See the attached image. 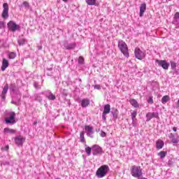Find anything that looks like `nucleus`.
<instances>
[{
    "mask_svg": "<svg viewBox=\"0 0 179 179\" xmlns=\"http://www.w3.org/2000/svg\"><path fill=\"white\" fill-rule=\"evenodd\" d=\"M5 27V22L0 21V29H3Z\"/></svg>",
    "mask_w": 179,
    "mask_h": 179,
    "instance_id": "obj_38",
    "label": "nucleus"
},
{
    "mask_svg": "<svg viewBox=\"0 0 179 179\" xmlns=\"http://www.w3.org/2000/svg\"><path fill=\"white\" fill-rule=\"evenodd\" d=\"M80 103L81 107H83V108H86V107H87L90 104V100H89L88 99H83L80 101Z\"/></svg>",
    "mask_w": 179,
    "mask_h": 179,
    "instance_id": "obj_13",
    "label": "nucleus"
},
{
    "mask_svg": "<svg viewBox=\"0 0 179 179\" xmlns=\"http://www.w3.org/2000/svg\"><path fill=\"white\" fill-rule=\"evenodd\" d=\"M157 156H159L160 159L163 160L167 156V151H161L157 153Z\"/></svg>",
    "mask_w": 179,
    "mask_h": 179,
    "instance_id": "obj_23",
    "label": "nucleus"
},
{
    "mask_svg": "<svg viewBox=\"0 0 179 179\" xmlns=\"http://www.w3.org/2000/svg\"><path fill=\"white\" fill-rule=\"evenodd\" d=\"M107 115V113H102V118H103V120H104L105 121H106V116Z\"/></svg>",
    "mask_w": 179,
    "mask_h": 179,
    "instance_id": "obj_43",
    "label": "nucleus"
},
{
    "mask_svg": "<svg viewBox=\"0 0 179 179\" xmlns=\"http://www.w3.org/2000/svg\"><path fill=\"white\" fill-rule=\"evenodd\" d=\"M3 9L1 16L3 19H8L9 17V5H8V3L3 4Z\"/></svg>",
    "mask_w": 179,
    "mask_h": 179,
    "instance_id": "obj_7",
    "label": "nucleus"
},
{
    "mask_svg": "<svg viewBox=\"0 0 179 179\" xmlns=\"http://www.w3.org/2000/svg\"><path fill=\"white\" fill-rule=\"evenodd\" d=\"M24 43H26V40L24 38H22V39L18 41L19 45H24Z\"/></svg>",
    "mask_w": 179,
    "mask_h": 179,
    "instance_id": "obj_33",
    "label": "nucleus"
},
{
    "mask_svg": "<svg viewBox=\"0 0 179 179\" xmlns=\"http://www.w3.org/2000/svg\"><path fill=\"white\" fill-rule=\"evenodd\" d=\"M25 141L26 137L22 135H18L15 138V142L17 146H23V143H24Z\"/></svg>",
    "mask_w": 179,
    "mask_h": 179,
    "instance_id": "obj_8",
    "label": "nucleus"
},
{
    "mask_svg": "<svg viewBox=\"0 0 179 179\" xmlns=\"http://www.w3.org/2000/svg\"><path fill=\"white\" fill-rule=\"evenodd\" d=\"M173 19H174V20H179V13L178 12L175 13Z\"/></svg>",
    "mask_w": 179,
    "mask_h": 179,
    "instance_id": "obj_36",
    "label": "nucleus"
},
{
    "mask_svg": "<svg viewBox=\"0 0 179 179\" xmlns=\"http://www.w3.org/2000/svg\"><path fill=\"white\" fill-rule=\"evenodd\" d=\"M64 2H68V0H62Z\"/></svg>",
    "mask_w": 179,
    "mask_h": 179,
    "instance_id": "obj_47",
    "label": "nucleus"
},
{
    "mask_svg": "<svg viewBox=\"0 0 179 179\" xmlns=\"http://www.w3.org/2000/svg\"><path fill=\"white\" fill-rule=\"evenodd\" d=\"M157 117H159V113H155V112L148 113L146 114V118H147L146 121L149 122L152 118H157Z\"/></svg>",
    "mask_w": 179,
    "mask_h": 179,
    "instance_id": "obj_11",
    "label": "nucleus"
},
{
    "mask_svg": "<svg viewBox=\"0 0 179 179\" xmlns=\"http://www.w3.org/2000/svg\"><path fill=\"white\" fill-rule=\"evenodd\" d=\"M90 136V138H93V136Z\"/></svg>",
    "mask_w": 179,
    "mask_h": 179,
    "instance_id": "obj_50",
    "label": "nucleus"
},
{
    "mask_svg": "<svg viewBox=\"0 0 179 179\" xmlns=\"http://www.w3.org/2000/svg\"><path fill=\"white\" fill-rule=\"evenodd\" d=\"M36 124H37V122H34V124L36 125Z\"/></svg>",
    "mask_w": 179,
    "mask_h": 179,
    "instance_id": "obj_51",
    "label": "nucleus"
},
{
    "mask_svg": "<svg viewBox=\"0 0 179 179\" xmlns=\"http://www.w3.org/2000/svg\"><path fill=\"white\" fill-rule=\"evenodd\" d=\"M169 100H170V96L168 95H165L162 99V104H166V103H167V101H169Z\"/></svg>",
    "mask_w": 179,
    "mask_h": 179,
    "instance_id": "obj_24",
    "label": "nucleus"
},
{
    "mask_svg": "<svg viewBox=\"0 0 179 179\" xmlns=\"http://www.w3.org/2000/svg\"><path fill=\"white\" fill-rule=\"evenodd\" d=\"M109 172L110 167L108 165H102L97 169L96 176L98 178H103V177H106Z\"/></svg>",
    "mask_w": 179,
    "mask_h": 179,
    "instance_id": "obj_2",
    "label": "nucleus"
},
{
    "mask_svg": "<svg viewBox=\"0 0 179 179\" xmlns=\"http://www.w3.org/2000/svg\"><path fill=\"white\" fill-rule=\"evenodd\" d=\"M92 148L90 147L85 148V152H86L87 156H90V154L92 153Z\"/></svg>",
    "mask_w": 179,
    "mask_h": 179,
    "instance_id": "obj_30",
    "label": "nucleus"
},
{
    "mask_svg": "<svg viewBox=\"0 0 179 179\" xmlns=\"http://www.w3.org/2000/svg\"><path fill=\"white\" fill-rule=\"evenodd\" d=\"M138 114V112L136 110H134L132 113H131V119H132V121H135V118H136V115Z\"/></svg>",
    "mask_w": 179,
    "mask_h": 179,
    "instance_id": "obj_29",
    "label": "nucleus"
},
{
    "mask_svg": "<svg viewBox=\"0 0 179 179\" xmlns=\"http://www.w3.org/2000/svg\"><path fill=\"white\" fill-rule=\"evenodd\" d=\"M3 99H5V95H2Z\"/></svg>",
    "mask_w": 179,
    "mask_h": 179,
    "instance_id": "obj_48",
    "label": "nucleus"
},
{
    "mask_svg": "<svg viewBox=\"0 0 179 179\" xmlns=\"http://www.w3.org/2000/svg\"><path fill=\"white\" fill-rule=\"evenodd\" d=\"M8 58L9 59H15V58H16V53L10 52V53H8Z\"/></svg>",
    "mask_w": 179,
    "mask_h": 179,
    "instance_id": "obj_27",
    "label": "nucleus"
},
{
    "mask_svg": "<svg viewBox=\"0 0 179 179\" xmlns=\"http://www.w3.org/2000/svg\"><path fill=\"white\" fill-rule=\"evenodd\" d=\"M163 146H164V142L162 140H158L156 142V148L158 150L163 149Z\"/></svg>",
    "mask_w": 179,
    "mask_h": 179,
    "instance_id": "obj_15",
    "label": "nucleus"
},
{
    "mask_svg": "<svg viewBox=\"0 0 179 179\" xmlns=\"http://www.w3.org/2000/svg\"><path fill=\"white\" fill-rule=\"evenodd\" d=\"M46 97L48 100H55L56 99L55 95H54L50 91H48L46 92Z\"/></svg>",
    "mask_w": 179,
    "mask_h": 179,
    "instance_id": "obj_20",
    "label": "nucleus"
},
{
    "mask_svg": "<svg viewBox=\"0 0 179 179\" xmlns=\"http://www.w3.org/2000/svg\"><path fill=\"white\" fill-rule=\"evenodd\" d=\"M80 141L82 143H84L85 146L87 147V145H86V140L85 139L84 135H80Z\"/></svg>",
    "mask_w": 179,
    "mask_h": 179,
    "instance_id": "obj_28",
    "label": "nucleus"
},
{
    "mask_svg": "<svg viewBox=\"0 0 179 179\" xmlns=\"http://www.w3.org/2000/svg\"><path fill=\"white\" fill-rule=\"evenodd\" d=\"M3 132L5 134H10L11 135H15V134H16V130L15 129H11L9 128H5L3 130Z\"/></svg>",
    "mask_w": 179,
    "mask_h": 179,
    "instance_id": "obj_18",
    "label": "nucleus"
},
{
    "mask_svg": "<svg viewBox=\"0 0 179 179\" xmlns=\"http://www.w3.org/2000/svg\"><path fill=\"white\" fill-rule=\"evenodd\" d=\"M35 100H37L38 101H41V97L39 95H36Z\"/></svg>",
    "mask_w": 179,
    "mask_h": 179,
    "instance_id": "obj_40",
    "label": "nucleus"
},
{
    "mask_svg": "<svg viewBox=\"0 0 179 179\" xmlns=\"http://www.w3.org/2000/svg\"><path fill=\"white\" fill-rule=\"evenodd\" d=\"M169 138L173 143H176V144L178 143V138H179L178 135H171L169 136Z\"/></svg>",
    "mask_w": 179,
    "mask_h": 179,
    "instance_id": "obj_17",
    "label": "nucleus"
},
{
    "mask_svg": "<svg viewBox=\"0 0 179 179\" xmlns=\"http://www.w3.org/2000/svg\"><path fill=\"white\" fill-rule=\"evenodd\" d=\"M1 150H5L6 152H8L9 150V145H7L1 148Z\"/></svg>",
    "mask_w": 179,
    "mask_h": 179,
    "instance_id": "obj_37",
    "label": "nucleus"
},
{
    "mask_svg": "<svg viewBox=\"0 0 179 179\" xmlns=\"http://www.w3.org/2000/svg\"><path fill=\"white\" fill-rule=\"evenodd\" d=\"M177 106H178V107H179V99H178V101L177 102Z\"/></svg>",
    "mask_w": 179,
    "mask_h": 179,
    "instance_id": "obj_46",
    "label": "nucleus"
},
{
    "mask_svg": "<svg viewBox=\"0 0 179 179\" xmlns=\"http://www.w3.org/2000/svg\"><path fill=\"white\" fill-rule=\"evenodd\" d=\"M110 110H111V106H110V104H106L103 106V113L105 114H110Z\"/></svg>",
    "mask_w": 179,
    "mask_h": 179,
    "instance_id": "obj_21",
    "label": "nucleus"
},
{
    "mask_svg": "<svg viewBox=\"0 0 179 179\" xmlns=\"http://www.w3.org/2000/svg\"><path fill=\"white\" fill-rule=\"evenodd\" d=\"M8 89H9V87L8 86V85H6L3 89L2 92H1V96H5V94H6V93H8Z\"/></svg>",
    "mask_w": 179,
    "mask_h": 179,
    "instance_id": "obj_26",
    "label": "nucleus"
},
{
    "mask_svg": "<svg viewBox=\"0 0 179 179\" xmlns=\"http://www.w3.org/2000/svg\"><path fill=\"white\" fill-rule=\"evenodd\" d=\"M34 86L36 89H40V87L38 86V83L37 82L34 83Z\"/></svg>",
    "mask_w": 179,
    "mask_h": 179,
    "instance_id": "obj_39",
    "label": "nucleus"
},
{
    "mask_svg": "<svg viewBox=\"0 0 179 179\" xmlns=\"http://www.w3.org/2000/svg\"><path fill=\"white\" fill-rule=\"evenodd\" d=\"M138 179H148V178H145L143 176H141V177L138 178Z\"/></svg>",
    "mask_w": 179,
    "mask_h": 179,
    "instance_id": "obj_45",
    "label": "nucleus"
},
{
    "mask_svg": "<svg viewBox=\"0 0 179 179\" xmlns=\"http://www.w3.org/2000/svg\"><path fill=\"white\" fill-rule=\"evenodd\" d=\"M155 62L158 64L159 66H161L163 68V69H165L167 71L169 69V67L170 66V63L167 62L166 60H159L156 59Z\"/></svg>",
    "mask_w": 179,
    "mask_h": 179,
    "instance_id": "obj_9",
    "label": "nucleus"
},
{
    "mask_svg": "<svg viewBox=\"0 0 179 179\" xmlns=\"http://www.w3.org/2000/svg\"><path fill=\"white\" fill-rule=\"evenodd\" d=\"M117 47L120 51L123 54L126 58H129V51L128 50V45L125 43V41L122 40H120L117 42Z\"/></svg>",
    "mask_w": 179,
    "mask_h": 179,
    "instance_id": "obj_1",
    "label": "nucleus"
},
{
    "mask_svg": "<svg viewBox=\"0 0 179 179\" xmlns=\"http://www.w3.org/2000/svg\"><path fill=\"white\" fill-rule=\"evenodd\" d=\"M145 11H146V3H143L142 4H141V6H140V14H139L140 17H142V16H143V14L145 13Z\"/></svg>",
    "mask_w": 179,
    "mask_h": 179,
    "instance_id": "obj_14",
    "label": "nucleus"
},
{
    "mask_svg": "<svg viewBox=\"0 0 179 179\" xmlns=\"http://www.w3.org/2000/svg\"><path fill=\"white\" fill-rule=\"evenodd\" d=\"M85 62V59L82 57H80L78 58V64H80V65L83 64V63Z\"/></svg>",
    "mask_w": 179,
    "mask_h": 179,
    "instance_id": "obj_34",
    "label": "nucleus"
},
{
    "mask_svg": "<svg viewBox=\"0 0 179 179\" xmlns=\"http://www.w3.org/2000/svg\"><path fill=\"white\" fill-rule=\"evenodd\" d=\"M167 166L169 167H173V166H174V160H173L172 159H169L168 161Z\"/></svg>",
    "mask_w": 179,
    "mask_h": 179,
    "instance_id": "obj_32",
    "label": "nucleus"
},
{
    "mask_svg": "<svg viewBox=\"0 0 179 179\" xmlns=\"http://www.w3.org/2000/svg\"><path fill=\"white\" fill-rule=\"evenodd\" d=\"M173 131H174V132H177V127H173Z\"/></svg>",
    "mask_w": 179,
    "mask_h": 179,
    "instance_id": "obj_44",
    "label": "nucleus"
},
{
    "mask_svg": "<svg viewBox=\"0 0 179 179\" xmlns=\"http://www.w3.org/2000/svg\"><path fill=\"white\" fill-rule=\"evenodd\" d=\"M130 171L132 177H134V178L138 179L143 174V173L142 172V169H141V166H131Z\"/></svg>",
    "mask_w": 179,
    "mask_h": 179,
    "instance_id": "obj_3",
    "label": "nucleus"
},
{
    "mask_svg": "<svg viewBox=\"0 0 179 179\" xmlns=\"http://www.w3.org/2000/svg\"><path fill=\"white\" fill-rule=\"evenodd\" d=\"M94 89H96L97 90H100V89H101V86H100V85H94Z\"/></svg>",
    "mask_w": 179,
    "mask_h": 179,
    "instance_id": "obj_41",
    "label": "nucleus"
},
{
    "mask_svg": "<svg viewBox=\"0 0 179 179\" xmlns=\"http://www.w3.org/2000/svg\"><path fill=\"white\" fill-rule=\"evenodd\" d=\"M171 69H173V71H176V69H177V64L174 62H171Z\"/></svg>",
    "mask_w": 179,
    "mask_h": 179,
    "instance_id": "obj_31",
    "label": "nucleus"
},
{
    "mask_svg": "<svg viewBox=\"0 0 179 179\" xmlns=\"http://www.w3.org/2000/svg\"><path fill=\"white\" fill-rule=\"evenodd\" d=\"M129 103L130 104H131V106L133 107H134V108H139V103H138L137 101H136V99H131L129 100Z\"/></svg>",
    "mask_w": 179,
    "mask_h": 179,
    "instance_id": "obj_19",
    "label": "nucleus"
},
{
    "mask_svg": "<svg viewBox=\"0 0 179 179\" xmlns=\"http://www.w3.org/2000/svg\"><path fill=\"white\" fill-rule=\"evenodd\" d=\"M16 113L15 112H10L8 113L7 117L5 119L6 124H10L13 125V124H16Z\"/></svg>",
    "mask_w": 179,
    "mask_h": 179,
    "instance_id": "obj_4",
    "label": "nucleus"
},
{
    "mask_svg": "<svg viewBox=\"0 0 179 179\" xmlns=\"http://www.w3.org/2000/svg\"><path fill=\"white\" fill-rule=\"evenodd\" d=\"M169 1H171V0H169Z\"/></svg>",
    "mask_w": 179,
    "mask_h": 179,
    "instance_id": "obj_52",
    "label": "nucleus"
},
{
    "mask_svg": "<svg viewBox=\"0 0 179 179\" xmlns=\"http://www.w3.org/2000/svg\"><path fill=\"white\" fill-rule=\"evenodd\" d=\"M23 5L25 6V8H29V3L27 1H24Z\"/></svg>",
    "mask_w": 179,
    "mask_h": 179,
    "instance_id": "obj_42",
    "label": "nucleus"
},
{
    "mask_svg": "<svg viewBox=\"0 0 179 179\" xmlns=\"http://www.w3.org/2000/svg\"><path fill=\"white\" fill-rule=\"evenodd\" d=\"M134 55L137 59L142 61L146 57V53L142 50L139 48H136L134 50Z\"/></svg>",
    "mask_w": 179,
    "mask_h": 179,
    "instance_id": "obj_5",
    "label": "nucleus"
},
{
    "mask_svg": "<svg viewBox=\"0 0 179 179\" xmlns=\"http://www.w3.org/2000/svg\"><path fill=\"white\" fill-rule=\"evenodd\" d=\"M85 2L87 5H90V6H96V5H97L96 0H85Z\"/></svg>",
    "mask_w": 179,
    "mask_h": 179,
    "instance_id": "obj_22",
    "label": "nucleus"
},
{
    "mask_svg": "<svg viewBox=\"0 0 179 179\" xmlns=\"http://www.w3.org/2000/svg\"><path fill=\"white\" fill-rule=\"evenodd\" d=\"M148 103H149V104H153V96H149L148 99L147 100Z\"/></svg>",
    "mask_w": 179,
    "mask_h": 179,
    "instance_id": "obj_35",
    "label": "nucleus"
},
{
    "mask_svg": "<svg viewBox=\"0 0 179 179\" xmlns=\"http://www.w3.org/2000/svg\"><path fill=\"white\" fill-rule=\"evenodd\" d=\"M7 27L10 31L15 32L16 30H20V26L15 24L14 21H10L7 24Z\"/></svg>",
    "mask_w": 179,
    "mask_h": 179,
    "instance_id": "obj_6",
    "label": "nucleus"
},
{
    "mask_svg": "<svg viewBox=\"0 0 179 179\" xmlns=\"http://www.w3.org/2000/svg\"><path fill=\"white\" fill-rule=\"evenodd\" d=\"M64 47L66 50H73L76 48V43H72L66 44Z\"/></svg>",
    "mask_w": 179,
    "mask_h": 179,
    "instance_id": "obj_16",
    "label": "nucleus"
},
{
    "mask_svg": "<svg viewBox=\"0 0 179 179\" xmlns=\"http://www.w3.org/2000/svg\"><path fill=\"white\" fill-rule=\"evenodd\" d=\"M102 138H104V136H106V135H101Z\"/></svg>",
    "mask_w": 179,
    "mask_h": 179,
    "instance_id": "obj_49",
    "label": "nucleus"
},
{
    "mask_svg": "<svg viewBox=\"0 0 179 179\" xmlns=\"http://www.w3.org/2000/svg\"><path fill=\"white\" fill-rule=\"evenodd\" d=\"M9 66V61L3 58L2 59L1 71L3 72Z\"/></svg>",
    "mask_w": 179,
    "mask_h": 179,
    "instance_id": "obj_12",
    "label": "nucleus"
},
{
    "mask_svg": "<svg viewBox=\"0 0 179 179\" xmlns=\"http://www.w3.org/2000/svg\"><path fill=\"white\" fill-rule=\"evenodd\" d=\"M103 153V148L101 147L94 145L92 146V155L93 156H98V155H101Z\"/></svg>",
    "mask_w": 179,
    "mask_h": 179,
    "instance_id": "obj_10",
    "label": "nucleus"
},
{
    "mask_svg": "<svg viewBox=\"0 0 179 179\" xmlns=\"http://www.w3.org/2000/svg\"><path fill=\"white\" fill-rule=\"evenodd\" d=\"M85 129L86 132H89V134H93V127L90 125H86L85 127Z\"/></svg>",
    "mask_w": 179,
    "mask_h": 179,
    "instance_id": "obj_25",
    "label": "nucleus"
}]
</instances>
